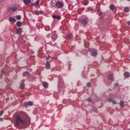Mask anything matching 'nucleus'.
<instances>
[{
	"mask_svg": "<svg viewBox=\"0 0 130 130\" xmlns=\"http://www.w3.org/2000/svg\"><path fill=\"white\" fill-rule=\"evenodd\" d=\"M31 4L32 6H33L35 5L33 3H31Z\"/></svg>",
	"mask_w": 130,
	"mask_h": 130,
	"instance_id": "obj_37",
	"label": "nucleus"
},
{
	"mask_svg": "<svg viewBox=\"0 0 130 130\" xmlns=\"http://www.w3.org/2000/svg\"><path fill=\"white\" fill-rule=\"evenodd\" d=\"M87 100L88 102H92V100L91 98H89L87 99Z\"/></svg>",
	"mask_w": 130,
	"mask_h": 130,
	"instance_id": "obj_27",
	"label": "nucleus"
},
{
	"mask_svg": "<svg viewBox=\"0 0 130 130\" xmlns=\"http://www.w3.org/2000/svg\"><path fill=\"white\" fill-rule=\"evenodd\" d=\"M9 20L10 22H15L16 21L15 19L11 17H9Z\"/></svg>",
	"mask_w": 130,
	"mask_h": 130,
	"instance_id": "obj_9",
	"label": "nucleus"
},
{
	"mask_svg": "<svg viewBox=\"0 0 130 130\" xmlns=\"http://www.w3.org/2000/svg\"><path fill=\"white\" fill-rule=\"evenodd\" d=\"M17 7H15L13 8H12V10L13 12H15L17 9Z\"/></svg>",
	"mask_w": 130,
	"mask_h": 130,
	"instance_id": "obj_23",
	"label": "nucleus"
},
{
	"mask_svg": "<svg viewBox=\"0 0 130 130\" xmlns=\"http://www.w3.org/2000/svg\"><path fill=\"white\" fill-rule=\"evenodd\" d=\"M43 86L45 88H47L48 86V83L45 82H43Z\"/></svg>",
	"mask_w": 130,
	"mask_h": 130,
	"instance_id": "obj_8",
	"label": "nucleus"
},
{
	"mask_svg": "<svg viewBox=\"0 0 130 130\" xmlns=\"http://www.w3.org/2000/svg\"><path fill=\"white\" fill-rule=\"evenodd\" d=\"M127 24L128 25H130V21H129L128 22Z\"/></svg>",
	"mask_w": 130,
	"mask_h": 130,
	"instance_id": "obj_36",
	"label": "nucleus"
},
{
	"mask_svg": "<svg viewBox=\"0 0 130 130\" xmlns=\"http://www.w3.org/2000/svg\"><path fill=\"white\" fill-rule=\"evenodd\" d=\"M99 11H100V10H99H99H97V11L98 12H99Z\"/></svg>",
	"mask_w": 130,
	"mask_h": 130,
	"instance_id": "obj_39",
	"label": "nucleus"
},
{
	"mask_svg": "<svg viewBox=\"0 0 130 130\" xmlns=\"http://www.w3.org/2000/svg\"><path fill=\"white\" fill-rule=\"evenodd\" d=\"M16 25L18 27H20L22 25V24L20 22L18 21L17 22Z\"/></svg>",
	"mask_w": 130,
	"mask_h": 130,
	"instance_id": "obj_17",
	"label": "nucleus"
},
{
	"mask_svg": "<svg viewBox=\"0 0 130 130\" xmlns=\"http://www.w3.org/2000/svg\"><path fill=\"white\" fill-rule=\"evenodd\" d=\"M100 15H101L102 14V12H100Z\"/></svg>",
	"mask_w": 130,
	"mask_h": 130,
	"instance_id": "obj_40",
	"label": "nucleus"
},
{
	"mask_svg": "<svg viewBox=\"0 0 130 130\" xmlns=\"http://www.w3.org/2000/svg\"><path fill=\"white\" fill-rule=\"evenodd\" d=\"M119 85L118 83H115L114 84V86L115 87H118Z\"/></svg>",
	"mask_w": 130,
	"mask_h": 130,
	"instance_id": "obj_31",
	"label": "nucleus"
},
{
	"mask_svg": "<svg viewBox=\"0 0 130 130\" xmlns=\"http://www.w3.org/2000/svg\"><path fill=\"white\" fill-rule=\"evenodd\" d=\"M33 103L31 101H29L28 103H24L25 106L26 108H27L28 105L30 106H32L33 104Z\"/></svg>",
	"mask_w": 130,
	"mask_h": 130,
	"instance_id": "obj_5",
	"label": "nucleus"
},
{
	"mask_svg": "<svg viewBox=\"0 0 130 130\" xmlns=\"http://www.w3.org/2000/svg\"><path fill=\"white\" fill-rule=\"evenodd\" d=\"M3 111H0V116H1L3 113Z\"/></svg>",
	"mask_w": 130,
	"mask_h": 130,
	"instance_id": "obj_32",
	"label": "nucleus"
},
{
	"mask_svg": "<svg viewBox=\"0 0 130 130\" xmlns=\"http://www.w3.org/2000/svg\"><path fill=\"white\" fill-rule=\"evenodd\" d=\"M29 73L28 71H26L24 72L23 74V76H26L27 75L29 74Z\"/></svg>",
	"mask_w": 130,
	"mask_h": 130,
	"instance_id": "obj_18",
	"label": "nucleus"
},
{
	"mask_svg": "<svg viewBox=\"0 0 130 130\" xmlns=\"http://www.w3.org/2000/svg\"><path fill=\"white\" fill-rule=\"evenodd\" d=\"M124 102L122 101H120L119 103V104L120 106L121 107H124Z\"/></svg>",
	"mask_w": 130,
	"mask_h": 130,
	"instance_id": "obj_11",
	"label": "nucleus"
},
{
	"mask_svg": "<svg viewBox=\"0 0 130 130\" xmlns=\"http://www.w3.org/2000/svg\"><path fill=\"white\" fill-rule=\"evenodd\" d=\"M84 5H86L87 4V3H86L84 4Z\"/></svg>",
	"mask_w": 130,
	"mask_h": 130,
	"instance_id": "obj_35",
	"label": "nucleus"
},
{
	"mask_svg": "<svg viewBox=\"0 0 130 130\" xmlns=\"http://www.w3.org/2000/svg\"><path fill=\"white\" fill-rule=\"evenodd\" d=\"M43 13V12L42 11H40L39 12H37V11H36L35 12V13L36 14H37L38 15L39 14H42Z\"/></svg>",
	"mask_w": 130,
	"mask_h": 130,
	"instance_id": "obj_20",
	"label": "nucleus"
},
{
	"mask_svg": "<svg viewBox=\"0 0 130 130\" xmlns=\"http://www.w3.org/2000/svg\"><path fill=\"white\" fill-rule=\"evenodd\" d=\"M22 31V29L21 28H20L17 29L16 31V33L18 34H20Z\"/></svg>",
	"mask_w": 130,
	"mask_h": 130,
	"instance_id": "obj_7",
	"label": "nucleus"
},
{
	"mask_svg": "<svg viewBox=\"0 0 130 130\" xmlns=\"http://www.w3.org/2000/svg\"><path fill=\"white\" fill-rule=\"evenodd\" d=\"M23 2L26 4H28L30 2V0H23Z\"/></svg>",
	"mask_w": 130,
	"mask_h": 130,
	"instance_id": "obj_12",
	"label": "nucleus"
},
{
	"mask_svg": "<svg viewBox=\"0 0 130 130\" xmlns=\"http://www.w3.org/2000/svg\"><path fill=\"white\" fill-rule=\"evenodd\" d=\"M128 1H129L130 0H127Z\"/></svg>",
	"mask_w": 130,
	"mask_h": 130,
	"instance_id": "obj_43",
	"label": "nucleus"
},
{
	"mask_svg": "<svg viewBox=\"0 0 130 130\" xmlns=\"http://www.w3.org/2000/svg\"><path fill=\"white\" fill-rule=\"evenodd\" d=\"M45 67L47 69H48L50 68V64L48 61H47Z\"/></svg>",
	"mask_w": 130,
	"mask_h": 130,
	"instance_id": "obj_10",
	"label": "nucleus"
},
{
	"mask_svg": "<svg viewBox=\"0 0 130 130\" xmlns=\"http://www.w3.org/2000/svg\"><path fill=\"white\" fill-rule=\"evenodd\" d=\"M112 102L113 104H116V102L115 100H113L112 101Z\"/></svg>",
	"mask_w": 130,
	"mask_h": 130,
	"instance_id": "obj_28",
	"label": "nucleus"
},
{
	"mask_svg": "<svg viewBox=\"0 0 130 130\" xmlns=\"http://www.w3.org/2000/svg\"><path fill=\"white\" fill-rule=\"evenodd\" d=\"M79 22L83 24L84 26H85L87 24V18H85L82 20L79 19Z\"/></svg>",
	"mask_w": 130,
	"mask_h": 130,
	"instance_id": "obj_3",
	"label": "nucleus"
},
{
	"mask_svg": "<svg viewBox=\"0 0 130 130\" xmlns=\"http://www.w3.org/2000/svg\"><path fill=\"white\" fill-rule=\"evenodd\" d=\"M16 122L14 125L15 127H18L19 126V123H20L23 125H25L27 123V122L25 119H22L20 116L18 115L15 117Z\"/></svg>",
	"mask_w": 130,
	"mask_h": 130,
	"instance_id": "obj_1",
	"label": "nucleus"
},
{
	"mask_svg": "<svg viewBox=\"0 0 130 130\" xmlns=\"http://www.w3.org/2000/svg\"><path fill=\"white\" fill-rule=\"evenodd\" d=\"M48 58H49L48 57H47L46 59V60H48Z\"/></svg>",
	"mask_w": 130,
	"mask_h": 130,
	"instance_id": "obj_42",
	"label": "nucleus"
},
{
	"mask_svg": "<svg viewBox=\"0 0 130 130\" xmlns=\"http://www.w3.org/2000/svg\"><path fill=\"white\" fill-rule=\"evenodd\" d=\"M87 87H89L91 86V84L90 83H88L87 84Z\"/></svg>",
	"mask_w": 130,
	"mask_h": 130,
	"instance_id": "obj_25",
	"label": "nucleus"
},
{
	"mask_svg": "<svg viewBox=\"0 0 130 130\" xmlns=\"http://www.w3.org/2000/svg\"><path fill=\"white\" fill-rule=\"evenodd\" d=\"M51 57L50 56V55H48V57L49 58Z\"/></svg>",
	"mask_w": 130,
	"mask_h": 130,
	"instance_id": "obj_38",
	"label": "nucleus"
},
{
	"mask_svg": "<svg viewBox=\"0 0 130 130\" xmlns=\"http://www.w3.org/2000/svg\"><path fill=\"white\" fill-rule=\"evenodd\" d=\"M124 76L126 78H128L130 76V74L128 72H126L124 73Z\"/></svg>",
	"mask_w": 130,
	"mask_h": 130,
	"instance_id": "obj_6",
	"label": "nucleus"
},
{
	"mask_svg": "<svg viewBox=\"0 0 130 130\" xmlns=\"http://www.w3.org/2000/svg\"><path fill=\"white\" fill-rule=\"evenodd\" d=\"M108 78L110 80H112V76L111 75L109 74L108 75Z\"/></svg>",
	"mask_w": 130,
	"mask_h": 130,
	"instance_id": "obj_19",
	"label": "nucleus"
},
{
	"mask_svg": "<svg viewBox=\"0 0 130 130\" xmlns=\"http://www.w3.org/2000/svg\"><path fill=\"white\" fill-rule=\"evenodd\" d=\"M0 120L1 121H2V120H3V119H2V118L0 119Z\"/></svg>",
	"mask_w": 130,
	"mask_h": 130,
	"instance_id": "obj_41",
	"label": "nucleus"
},
{
	"mask_svg": "<svg viewBox=\"0 0 130 130\" xmlns=\"http://www.w3.org/2000/svg\"><path fill=\"white\" fill-rule=\"evenodd\" d=\"M1 72L2 73H4V69H3L1 71Z\"/></svg>",
	"mask_w": 130,
	"mask_h": 130,
	"instance_id": "obj_34",
	"label": "nucleus"
},
{
	"mask_svg": "<svg viewBox=\"0 0 130 130\" xmlns=\"http://www.w3.org/2000/svg\"><path fill=\"white\" fill-rule=\"evenodd\" d=\"M16 18L17 19L19 20L21 19V17L20 15H18L16 16Z\"/></svg>",
	"mask_w": 130,
	"mask_h": 130,
	"instance_id": "obj_24",
	"label": "nucleus"
},
{
	"mask_svg": "<svg viewBox=\"0 0 130 130\" xmlns=\"http://www.w3.org/2000/svg\"><path fill=\"white\" fill-rule=\"evenodd\" d=\"M108 101L109 102H112V101L113 100H112L111 99L109 98L108 99Z\"/></svg>",
	"mask_w": 130,
	"mask_h": 130,
	"instance_id": "obj_30",
	"label": "nucleus"
},
{
	"mask_svg": "<svg viewBox=\"0 0 130 130\" xmlns=\"http://www.w3.org/2000/svg\"><path fill=\"white\" fill-rule=\"evenodd\" d=\"M48 1H49V0H48Z\"/></svg>",
	"mask_w": 130,
	"mask_h": 130,
	"instance_id": "obj_44",
	"label": "nucleus"
},
{
	"mask_svg": "<svg viewBox=\"0 0 130 130\" xmlns=\"http://www.w3.org/2000/svg\"><path fill=\"white\" fill-rule=\"evenodd\" d=\"M110 9L111 10H113L115 8V6L113 4H111L110 6Z\"/></svg>",
	"mask_w": 130,
	"mask_h": 130,
	"instance_id": "obj_14",
	"label": "nucleus"
},
{
	"mask_svg": "<svg viewBox=\"0 0 130 130\" xmlns=\"http://www.w3.org/2000/svg\"><path fill=\"white\" fill-rule=\"evenodd\" d=\"M124 11L126 12H128L129 11V9L127 7H125L124 9Z\"/></svg>",
	"mask_w": 130,
	"mask_h": 130,
	"instance_id": "obj_21",
	"label": "nucleus"
},
{
	"mask_svg": "<svg viewBox=\"0 0 130 130\" xmlns=\"http://www.w3.org/2000/svg\"><path fill=\"white\" fill-rule=\"evenodd\" d=\"M88 50L91 52V55L93 56H95L97 54V50H96L89 49Z\"/></svg>",
	"mask_w": 130,
	"mask_h": 130,
	"instance_id": "obj_2",
	"label": "nucleus"
},
{
	"mask_svg": "<svg viewBox=\"0 0 130 130\" xmlns=\"http://www.w3.org/2000/svg\"><path fill=\"white\" fill-rule=\"evenodd\" d=\"M56 6L59 8H62L63 6V3L61 1H59L56 4Z\"/></svg>",
	"mask_w": 130,
	"mask_h": 130,
	"instance_id": "obj_4",
	"label": "nucleus"
},
{
	"mask_svg": "<svg viewBox=\"0 0 130 130\" xmlns=\"http://www.w3.org/2000/svg\"><path fill=\"white\" fill-rule=\"evenodd\" d=\"M40 2V1L38 0H37V1H36V5H38V3H39V2Z\"/></svg>",
	"mask_w": 130,
	"mask_h": 130,
	"instance_id": "obj_33",
	"label": "nucleus"
},
{
	"mask_svg": "<svg viewBox=\"0 0 130 130\" xmlns=\"http://www.w3.org/2000/svg\"><path fill=\"white\" fill-rule=\"evenodd\" d=\"M25 86V84L24 83H21L20 86V88L21 89H23L24 88Z\"/></svg>",
	"mask_w": 130,
	"mask_h": 130,
	"instance_id": "obj_16",
	"label": "nucleus"
},
{
	"mask_svg": "<svg viewBox=\"0 0 130 130\" xmlns=\"http://www.w3.org/2000/svg\"><path fill=\"white\" fill-rule=\"evenodd\" d=\"M52 17L54 19H60V16H57L55 15H53Z\"/></svg>",
	"mask_w": 130,
	"mask_h": 130,
	"instance_id": "obj_13",
	"label": "nucleus"
},
{
	"mask_svg": "<svg viewBox=\"0 0 130 130\" xmlns=\"http://www.w3.org/2000/svg\"><path fill=\"white\" fill-rule=\"evenodd\" d=\"M52 38L53 40H55L57 38V35L55 34H54L52 36Z\"/></svg>",
	"mask_w": 130,
	"mask_h": 130,
	"instance_id": "obj_15",
	"label": "nucleus"
},
{
	"mask_svg": "<svg viewBox=\"0 0 130 130\" xmlns=\"http://www.w3.org/2000/svg\"><path fill=\"white\" fill-rule=\"evenodd\" d=\"M71 37V34H70L67 35L66 38L67 39H70Z\"/></svg>",
	"mask_w": 130,
	"mask_h": 130,
	"instance_id": "obj_22",
	"label": "nucleus"
},
{
	"mask_svg": "<svg viewBox=\"0 0 130 130\" xmlns=\"http://www.w3.org/2000/svg\"><path fill=\"white\" fill-rule=\"evenodd\" d=\"M11 10H12V7H9L7 8V11L8 12H10Z\"/></svg>",
	"mask_w": 130,
	"mask_h": 130,
	"instance_id": "obj_26",
	"label": "nucleus"
},
{
	"mask_svg": "<svg viewBox=\"0 0 130 130\" xmlns=\"http://www.w3.org/2000/svg\"><path fill=\"white\" fill-rule=\"evenodd\" d=\"M88 9L89 11V10H90L91 11H93L91 7L88 8Z\"/></svg>",
	"mask_w": 130,
	"mask_h": 130,
	"instance_id": "obj_29",
	"label": "nucleus"
}]
</instances>
